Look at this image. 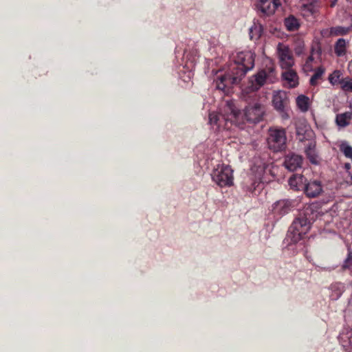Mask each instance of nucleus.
Listing matches in <instances>:
<instances>
[{
	"mask_svg": "<svg viewBox=\"0 0 352 352\" xmlns=\"http://www.w3.org/2000/svg\"><path fill=\"white\" fill-rule=\"evenodd\" d=\"M265 107L259 102L249 104L241 113L234 103L227 101L223 107V113L212 112L209 114V124L216 131L231 130L233 124L243 128L245 120L250 123L259 122L263 117Z\"/></svg>",
	"mask_w": 352,
	"mask_h": 352,
	"instance_id": "1",
	"label": "nucleus"
},
{
	"mask_svg": "<svg viewBox=\"0 0 352 352\" xmlns=\"http://www.w3.org/2000/svg\"><path fill=\"white\" fill-rule=\"evenodd\" d=\"M254 65V55L250 52H241L237 54L224 74L217 75L214 80L217 89L226 91L233 85L240 82L246 73Z\"/></svg>",
	"mask_w": 352,
	"mask_h": 352,
	"instance_id": "2",
	"label": "nucleus"
},
{
	"mask_svg": "<svg viewBox=\"0 0 352 352\" xmlns=\"http://www.w3.org/2000/svg\"><path fill=\"white\" fill-rule=\"evenodd\" d=\"M317 205L312 204L304 208L299 216L293 221L287 234V240L289 241V246L300 241L303 235L307 234L311 228V223L318 215L316 211Z\"/></svg>",
	"mask_w": 352,
	"mask_h": 352,
	"instance_id": "3",
	"label": "nucleus"
},
{
	"mask_svg": "<svg viewBox=\"0 0 352 352\" xmlns=\"http://www.w3.org/2000/svg\"><path fill=\"white\" fill-rule=\"evenodd\" d=\"M317 205L312 204L304 208L299 216L293 221L287 234V240L289 241V246L300 241L303 235L307 234L311 228V223L318 215L316 211Z\"/></svg>",
	"mask_w": 352,
	"mask_h": 352,
	"instance_id": "4",
	"label": "nucleus"
},
{
	"mask_svg": "<svg viewBox=\"0 0 352 352\" xmlns=\"http://www.w3.org/2000/svg\"><path fill=\"white\" fill-rule=\"evenodd\" d=\"M276 80L277 76L274 67L272 64H270L249 79L248 85L245 88V91L248 93L256 91L265 83H274Z\"/></svg>",
	"mask_w": 352,
	"mask_h": 352,
	"instance_id": "5",
	"label": "nucleus"
},
{
	"mask_svg": "<svg viewBox=\"0 0 352 352\" xmlns=\"http://www.w3.org/2000/svg\"><path fill=\"white\" fill-rule=\"evenodd\" d=\"M287 143L286 131L283 128L274 126L268 131L267 145L274 152H280L285 149Z\"/></svg>",
	"mask_w": 352,
	"mask_h": 352,
	"instance_id": "6",
	"label": "nucleus"
},
{
	"mask_svg": "<svg viewBox=\"0 0 352 352\" xmlns=\"http://www.w3.org/2000/svg\"><path fill=\"white\" fill-rule=\"evenodd\" d=\"M232 172L230 166L218 164L211 174L212 179L221 188L231 186L233 184Z\"/></svg>",
	"mask_w": 352,
	"mask_h": 352,
	"instance_id": "7",
	"label": "nucleus"
},
{
	"mask_svg": "<svg viewBox=\"0 0 352 352\" xmlns=\"http://www.w3.org/2000/svg\"><path fill=\"white\" fill-rule=\"evenodd\" d=\"M276 55L280 67L283 69H290L294 66V58L287 45L278 43L276 46Z\"/></svg>",
	"mask_w": 352,
	"mask_h": 352,
	"instance_id": "8",
	"label": "nucleus"
},
{
	"mask_svg": "<svg viewBox=\"0 0 352 352\" xmlns=\"http://www.w3.org/2000/svg\"><path fill=\"white\" fill-rule=\"evenodd\" d=\"M254 169H252V173L243 179L242 182L243 188L250 192H254L257 188L260 187L262 182V176L263 170L262 168L257 170V173L253 175Z\"/></svg>",
	"mask_w": 352,
	"mask_h": 352,
	"instance_id": "9",
	"label": "nucleus"
},
{
	"mask_svg": "<svg viewBox=\"0 0 352 352\" xmlns=\"http://www.w3.org/2000/svg\"><path fill=\"white\" fill-rule=\"evenodd\" d=\"M322 50L318 44L311 47V54L307 57L304 65L303 69L306 72L313 69L314 64H317L321 61Z\"/></svg>",
	"mask_w": 352,
	"mask_h": 352,
	"instance_id": "10",
	"label": "nucleus"
},
{
	"mask_svg": "<svg viewBox=\"0 0 352 352\" xmlns=\"http://www.w3.org/2000/svg\"><path fill=\"white\" fill-rule=\"evenodd\" d=\"M280 5L279 0H259L256 6L262 14L269 16L274 14Z\"/></svg>",
	"mask_w": 352,
	"mask_h": 352,
	"instance_id": "11",
	"label": "nucleus"
},
{
	"mask_svg": "<svg viewBox=\"0 0 352 352\" xmlns=\"http://www.w3.org/2000/svg\"><path fill=\"white\" fill-rule=\"evenodd\" d=\"M301 12L305 17L315 15L319 8L318 0H300Z\"/></svg>",
	"mask_w": 352,
	"mask_h": 352,
	"instance_id": "12",
	"label": "nucleus"
},
{
	"mask_svg": "<svg viewBox=\"0 0 352 352\" xmlns=\"http://www.w3.org/2000/svg\"><path fill=\"white\" fill-rule=\"evenodd\" d=\"M302 163V156L295 153H290L285 156L284 166L287 170L294 171L301 167Z\"/></svg>",
	"mask_w": 352,
	"mask_h": 352,
	"instance_id": "13",
	"label": "nucleus"
},
{
	"mask_svg": "<svg viewBox=\"0 0 352 352\" xmlns=\"http://www.w3.org/2000/svg\"><path fill=\"white\" fill-rule=\"evenodd\" d=\"M272 104L278 111H283L287 104V94L283 91H277L274 93Z\"/></svg>",
	"mask_w": 352,
	"mask_h": 352,
	"instance_id": "14",
	"label": "nucleus"
},
{
	"mask_svg": "<svg viewBox=\"0 0 352 352\" xmlns=\"http://www.w3.org/2000/svg\"><path fill=\"white\" fill-rule=\"evenodd\" d=\"M292 208L291 202L287 200H280L272 205V210L275 215L283 216L287 214Z\"/></svg>",
	"mask_w": 352,
	"mask_h": 352,
	"instance_id": "15",
	"label": "nucleus"
},
{
	"mask_svg": "<svg viewBox=\"0 0 352 352\" xmlns=\"http://www.w3.org/2000/svg\"><path fill=\"white\" fill-rule=\"evenodd\" d=\"M322 190L320 182L318 180L306 182L304 191L309 197H315L319 195Z\"/></svg>",
	"mask_w": 352,
	"mask_h": 352,
	"instance_id": "16",
	"label": "nucleus"
},
{
	"mask_svg": "<svg viewBox=\"0 0 352 352\" xmlns=\"http://www.w3.org/2000/svg\"><path fill=\"white\" fill-rule=\"evenodd\" d=\"M282 76L289 88L296 87L298 85L297 73L292 68L285 69V71L282 73Z\"/></svg>",
	"mask_w": 352,
	"mask_h": 352,
	"instance_id": "17",
	"label": "nucleus"
},
{
	"mask_svg": "<svg viewBox=\"0 0 352 352\" xmlns=\"http://www.w3.org/2000/svg\"><path fill=\"white\" fill-rule=\"evenodd\" d=\"M188 56L189 55L188 54L185 53V58H186L187 60L185 65L183 66V69H185L186 70L184 71V73H185L186 75L182 76L180 74L181 78L185 82H187L192 78L193 76L192 69H194L195 65V58H191L188 57Z\"/></svg>",
	"mask_w": 352,
	"mask_h": 352,
	"instance_id": "18",
	"label": "nucleus"
},
{
	"mask_svg": "<svg viewBox=\"0 0 352 352\" xmlns=\"http://www.w3.org/2000/svg\"><path fill=\"white\" fill-rule=\"evenodd\" d=\"M306 182L307 179L302 175H294L289 179V185L296 190H304Z\"/></svg>",
	"mask_w": 352,
	"mask_h": 352,
	"instance_id": "19",
	"label": "nucleus"
},
{
	"mask_svg": "<svg viewBox=\"0 0 352 352\" xmlns=\"http://www.w3.org/2000/svg\"><path fill=\"white\" fill-rule=\"evenodd\" d=\"M351 30V28H344L342 26H336L331 28L330 29L323 30L321 32L322 36H340L346 34Z\"/></svg>",
	"mask_w": 352,
	"mask_h": 352,
	"instance_id": "20",
	"label": "nucleus"
},
{
	"mask_svg": "<svg viewBox=\"0 0 352 352\" xmlns=\"http://www.w3.org/2000/svg\"><path fill=\"white\" fill-rule=\"evenodd\" d=\"M316 145L314 142H309L305 148V153L309 161L314 164L318 163V156L316 152Z\"/></svg>",
	"mask_w": 352,
	"mask_h": 352,
	"instance_id": "21",
	"label": "nucleus"
},
{
	"mask_svg": "<svg viewBox=\"0 0 352 352\" xmlns=\"http://www.w3.org/2000/svg\"><path fill=\"white\" fill-rule=\"evenodd\" d=\"M344 78L342 72L339 69L334 70L328 77L330 84L333 86H340Z\"/></svg>",
	"mask_w": 352,
	"mask_h": 352,
	"instance_id": "22",
	"label": "nucleus"
},
{
	"mask_svg": "<svg viewBox=\"0 0 352 352\" xmlns=\"http://www.w3.org/2000/svg\"><path fill=\"white\" fill-rule=\"evenodd\" d=\"M352 113L346 112L336 116V124L340 127H345L349 125L351 119Z\"/></svg>",
	"mask_w": 352,
	"mask_h": 352,
	"instance_id": "23",
	"label": "nucleus"
},
{
	"mask_svg": "<svg viewBox=\"0 0 352 352\" xmlns=\"http://www.w3.org/2000/svg\"><path fill=\"white\" fill-rule=\"evenodd\" d=\"M330 289L331 290V298L333 300H337L342 294L344 286L341 283H336L331 285Z\"/></svg>",
	"mask_w": 352,
	"mask_h": 352,
	"instance_id": "24",
	"label": "nucleus"
},
{
	"mask_svg": "<svg viewBox=\"0 0 352 352\" xmlns=\"http://www.w3.org/2000/svg\"><path fill=\"white\" fill-rule=\"evenodd\" d=\"M339 340L344 349L349 350L352 349V333H341L339 336Z\"/></svg>",
	"mask_w": 352,
	"mask_h": 352,
	"instance_id": "25",
	"label": "nucleus"
},
{
	"mask_svg": "<svg viewBox=\"0 0 352 352\" xmlns=\"http://www.w3.org/2000/svg\"><path fill=\"white\" fill-rule=\"evenodd\" d=\"M286 28L289 31H295L298 29L300 24L298 19L294 16H289L284 21Z\"/></svg>",
	"mask_w": 352,
	"mask_h": 352,
	"instance_id": "26",
	"label": "nucleus"
},
{
	"mask_svg": "<svg viewBox=\"0 0 352 352\" xmlns=\"http://www.w3.org/2000/svg\"><path fill=\"white\" fill-rule=\"evenodd\" d=\"M334 52L338 56H342L346 52V41L344 38H339L336 43Z\"/></svg>",
	"mask_w": 352,
	"mask_h": 352,
	"instance_id": "27",
	"label": "nucleus"
},
{
	"mask_svg": "<svg viewBox=\"0 0 352 352\" xmlns=\"http://www.w3.org/2000/svg\"><path fill=\"white\" fill-rule=\"evenodd\" d=\"M309 101V98L305 96V95L298 96L296 98L297 106L303 112H305L308 110Z\"/></svg>",
	"mask_w": 352,
	"mask_h": 352,
	"instance_id": "28",
	"label": "nucleus"
},
{
	"mask_svg": "<svg viewBox=\"0 0 352 352\" xmlns=\"http://www.w3.org/2000/svg\"><path fill=\"white\" fill-rule=\"evenodd\" d=\"M324 73V69L322 67H318L314 75L311 77L309 82L312 86L318 85V80L322 76Z\"/></svg>",
	"mask_w": 352,
	"mask_h": 352,
	"instance_id": "29",
	"label": "nucleus"
},
{
	"mask_svg": "<svg viewBox=\"0 0 352 352\" xmlns=\"http://www.w3.org/2000/svg\"><path fill=\"white\" fill-rule=\"evenodd\" d=\"M341 89L344 92H352V78H344L340 85Z\"/></svg>",
	"mask_w": 352,
	"mask_h": 352,
	"instance_id": "30",
	"label": "nucleus"
},
{
	"mask_svg": "<svg viewBox=\"0 0 352 352\" xmlns=\"http://www.w3.org/2000/svg\"><path fill=\"white\" fill-rule=\"evenodd\" d=\"M301 125L302 126H296V135L299 140L302 141L305 138V135L309 131V127L305 123H302Z\"/></svg>",
	"mask_w": 352,
	"mask_h": 352,
	"instance_id": "31",
	"label": "nucleus"
},
{
	"mask_svg": "<svg viewBox=\"0 0 352 352\" xmlns=\"http://www.w3.org/2000/svg\"><path fill=\"white\" fill-rule=\"evenodd\" d=\"M261 28L255 26L254 28H251L250 29V34L251 39L258 38L261 36Z\"/></svg>",
	"mask_w": 352,
	"mask_h": 352,
	"instance_id": "32",
	"label": "nucleus"
},
{
	"mask_svg": "<svg viewBox=\"0 0 352 352\" xmlns=\"http://www.w3.org/2000/svg\"><path fill=\"white\" fill-rule=\"evenodd\" d=\"M351 266H352V251L349 250L347 257L343 263L342 268L348 269V268H350Z\"/></svg>",
	"mask_w": 352,
	"mask_h": 352,
	"instance_id": "33",
	"label": "nucleus"
},
{
	"mask_svg": "<svg viewBox=\"0 0 352 352\" xmlns=\"http://www.w3.org/2000/svg\"><path fill=\"white\" fill-rule=\"evenodd\" d=\"M304 48H305L304 43L301 41H298L294 47V51H295L296 54L298 56L301 55L304 52Z\"/></svg>",
	"mask_w": 352,
	"mask_h": 352,
	"instance_id": "34",
	"label": "nucleus"
},
{
	"mask_svg": "<svg viewBox=\"0 0 352 352\" xmlns=\"http://www.w3.org/2000/svg\"><path fill=\"white\" fill-rule=\"evenodd\" d=\"M280 113H281V117L283 119H288L289 118V115L288 113L285 111V108L283 109V111H279Z\"/></svg>",
	"mask_w": 352,
	"mask_h": 352,
	"instance_id": "35",
	"label": "nucleus"
},
{
	"mask_svg": "<svg viewBox=\"0 0 352 352\" xmlns=\"http://www.w3.org/2000/svg\"><path fill=\"white\" fill-rule=\"evenodd\" d=\"M349 67L351 72H352V60L350 61Z\"/></svg>",
	"mask_w": 352,
	"mask_h": 352,
	"instance_id": "36",
	"label": "nucleus"
},
{
	"mask_svg": "<svg viewBox=\"0 0 352 352\" xmlns=\"http://www.w3.org/2000/svg\"><path fill=\"white\" fill-rule=\"evenodd\" d=\"M336 1L337 0H333V1L331 3V6L333 7L336 5Z\"/></svg>",
	"mask_w": 352,
	"mask_h": 352,
	"instance_id": "37",
	"label": "nucleus"
},
{
	"mask_svg": "<svg viewBox=\"0 0 352 352\" xmlns=\"http://www.w3.org/2000/svg\"><path fill=\"white\" fill-rule=\"evenodd\" d=\"M345 167H346V168L349 169L350 168V164H345Z\"/></svg>",
	"mask_w": 352,
	"mask_h": 352,
	"instance_id": "38",
	"label": "nucleus"
}]
</instances>
